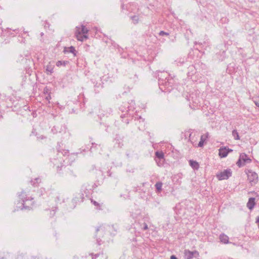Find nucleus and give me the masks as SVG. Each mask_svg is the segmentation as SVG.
<instances>
[{"mask_svg":"<svg viewBox=\"0 0 259 259\" xmlns=\"http://www.w3.org/2000/svg\"><path fill=\"white\" fill-rule=\"evenodd\" d=\"M19 198L22 201V204L24 208L29 209L34 204V201L33 198L31 196H28L26 192L22 191L20 194L19 195Z\"/></svg>","mask_w":259,"mask_h":259,"instance_id":"obj_1","label":"nucleus"},{"mask_svg":"<svg viewBox=\"0 0 259 259\" xmlns=\"http://www.w3.org/2000/svg\"><path fill=\"white\" fill-rule=\"evenodd\" d=\"M88 32L89 30L87 28L82 25L81 28L79 27H76L75 35L78 40L83 41L88 38V36L87 35Z\"/></svg>","mask_w":259,"mask_h":259,"instance_id":"obj_2","label":"nucleus"},{"mask_svg":"<svg viewBox=\"0 0 259 259\" xmlns=\"http://www.w3.org/2000/svg\"><path fill=\"white\" fill-rule=\"evenodd\" d=\"M251 161V160L248 157L247 155L245 153H242L240 154L239 158L236 162V164L238 166L241 167L244 166L246 163H250Z\"/></svg>","mask_w":259,"mask_h":259,"instance_id":"obj_3","label":"nucleus"},{"mask_svg":"<svg viewBox=\"0 0 259 259\" xmlns=\"http://www.w3.org/2000/svg\"><path fill=\"white\" fill-rule=\"evenodd\" d=\"M232 170L230 168L225 169L223 171L218 172L216 175V177L220 181L227 180L232 176Z\"/></svg>","mask_w":259,"mask_h":259,"instance_id":"obj_4","label":"nucleus"},{"mask_svg":"<svg viewBox=\"0 0 259 259\" xmlns=\"http://www.w3.org/2000/svg\"><path fill=\"white\" fill-rule=\"evenodd\" d=\"M169 75L167 74V72H161L160 74H158L159 78V83L163 84L165 86H168L170 82L169 81Z\"/></svg>","mask_w":259,"mask_h":259,"instance_id":"obj_5","label":"nucleus"},{"mask_svg":"<svg viewBox=\"0 0 259 259\" xmlns=\"http://www.w3.org/2000/svg\"><path fill=\"white\" fill-rule=\"evenodd\" d=\"M52 162L54 166H56L57 171L59 174H63L61 171H66L68 168L66 166L62 163V160H58L56 159H52Z\"/></svg>","mask_w":259,"mask_h":259,"instance_id":"obj_6","label":"nucleus"},{"mask_svg":"<svg viewBox=\"0 0 259 259\" xmlns=\"http://www.w3.org/2000/svg\"><path fill=\"white\" fill-rule=\"evenodd\" d=\"M248 180L250 183H256L258 181L257 174L251 170H248L247 173Z\"/></svg>","mask_w":259,"mask_h":259,"instance_id":"obj_7","label":"nucleus"},{"mask_svg":"<svg viewBox=\"0 0 259 259\" xmlns=\"http://www.w3.org/2000/svg\"><path fill=\"white\" fill-rule=\"evenodd\" d=\"M199 256V252L194 250L191 251L189 250H185L184 251V256L185 259H192L193 257H197Z\"/></svg>","mask_w":259,"mask_h":259,"instance_id":"obj_8","label":"nucleus"},{"mask_svg":"<svg viewBox=\"0 0 259 259\" xmlns=\"http://www.w3.org/2000/svg\"><path fill=\"white\" fill-rule=\"evenodd\" d=\"M255 198L253 197H251L249 198L248 201L247 203V207L250 209L251 210L253 209L255 205Z\"/></svg>","mask_w":259,"mask_h":259,"instance_id":"obj_9","label":"nucleus"},{"mask_svg":"<svg viewBox=\"0 0 259 259\" xmlns=\"http://www.w3.org/2000/svg\"><path fill=\"white\" fill-rule=\"evenodd\" d=\"M208 133H207L206 134L202 135L200 138V141H199L198 146L199 147H202L204 145V143L208 138Z\"/></svg>","mask_w":259,"mask_h":259,"instance_id":"obj_10","label":"nucleus"},{"mask_svg":"<svg viewBox=\"0 0 259 259\" xmlns=\"http://www.w3.org/2000/svg\"><path fill=\"white\" fill-rule=\"evenodd\" d=\"M219 238L220 241L223 243L227 244L229 242L228 236L224 233L220 234Z\"/></svg>","mask_w":259,"mask_h":259,"instance_id":"obj_11","label":"nucleus"},{"mask_svg":"<svg viewBox=\"0 0 259 259\" xmlns=\"http://www.w3.org/2000/svg\"><path fill=\"white\" fill-rule=\"evenodd\" d=\"M219 154L221 157H226L228 154V151H227L226 147L220 148Z\"/></svg>","mask_w":259,"mask_h":259,"instance_id":"obj_12","label":"nucleus"},{"mask_svg":"<svg viewBox=\"0 0 259 259\" xmlns=\"http://www.w3.org/2000/svg\"><path fill=\"white\" fill-rule=\"evenodd\" d=\"M54 68V66L53 65H51V63H49L46 66V73L48 75H51L53 72V69Z\"/></svg>","mask_w":259,"mask_h":259,"instance_id":"obj_13","label":"nucleus"},{"mask_svg":"<svg viewBox=\"0 0 259 259\" xmlns=\"http://www.w3.org/2000/svg\"><path fill=\"white\" fill-rule=\"evenodd\" d=\"M189 164L193 169H197L199 168V164L196 161L190 160Z\"/></svg>","mask_w":259,"mask_h":259,"instance_id":"obj_14","label":"nucleus"},{"mask_svg":"<svg viewBox=\"0 0 259 259\" xmlns=\"http://www.w3.org/2000/svg\"><path fill=\"white\" fill-rule=\"evenodd\" d=\"M155 159H159L160 161L164 160V154L162 152L157 151L155 152Z\"/></svg>","mask_w":259,"mask_h":259,"instance_id":"obj_15","label":"nucleus"},{"mask_svg":"<svg viewBox=\"0 0 259 259\" xmlns=\"http://www.w3.org/2000/svg\"><path fill=\"white\" fill-rule=\"evenodd\" d=\"M162 185L163 184L161 182H157L155 184V187L158 192H160L161 191Z\"/></svg>","mask_w":259,"mask_h":259,"instance_id":"obj_16","label":"nucleus"},{"mask_svg":"<svg viewBox=\"0 0 259 259\" xmlns=\"http://www.w3.org/2000/svg\"><path fill=\"white\" fill-rule=\"evenodd\" d=\"M232 136L234 137L235 140H238L240 139L239 134L236 130H234L232 131Z\"/></svg>","mask_w":259,"mask_h":259,"instance_id":"obj_17","label":"nucleus"},{"mask_svg":"<svg viewBox=\"0 0 259 259\" xmlns=\"http://www.w3.org/2000/svg\"><path fill=\"white\" fill-rule=\"evenodd\" d=\"M131 19L133 21L134 24H136L138 23L139 21V17L138 16L135 15L131 17Z\"/></svg>","mask_w":259,"mask_h":259,"instance_id":"obj_18","label":"nucleus"},{"mask_svg":"<svg viewBox=\"0 0 259 259\" xmlns=\"http://www.w3.org/2000/svg\"><path fill=\"white\" fill-rule=\"evenodd\" d=\"M67 63H68V61H58L56 63V65L58 67H59L62 65L65 66Z\"/></svg>","mask_w":259,"mask_h":259,"instance_id":"obj_19","label":"nucleus"},{"mask_svg":"<svg viewBox=\"0 0 259 259\" xmlns=\"http://www.w3.org/2000/svg\"><path fill=\"white\" fill-rule=\"evenodd\" d=\"M68 52H69L70 53H71L72 54H73V55L74 56L76 55V51L74 48V47L73 46H71L70 47L68 48Z\"/></svg>","mask_w":259,"mask_h":259,"instance_id":"obj_20","label":"nucleus"},{"mask_svg":"<svg viewBox=\"0 0 259 259\" xmlns=\"http://www.w3.org/2000/svg\"><path fill=\"white\" fill-rule=\"evenodd\" d=\"M91 202L96 206H97V208H99V209H100V204L97 202V201L93 200V199H91Z\"/></svg>","mask_w":259,"mask_h":259,"instance_id":"obj_21","label":"nucleus"},{"mask_svg":"<svg viewBox=\"0 0 259 259\" xmlns=\"http://www.w3.org/2000/svg\"><path fill=\"white\" fill-rule=\"evenodd\" d=\"M155 161L157 164V165L159 166H161L163 165V161H164V160H162L161 161H160L159 159H155Z\"/></svg>","mask_w":259,"mask_h":259,"instance_id":"obj_22","label":"nucleus"},{"mask_svg":"<svg viewBox=\"0 0 259 259\" xmlns=\"http://www.w3.org/2000/svg\"><path fill=\"white\" fill-rule=\"evenodd\" d=\"M90 255L92 256V259H96L100 256V253L94 254L93 253H92L90 254Z\"/></svg>","mask_w":259,"mask_h":259,"instance_id":"obj_23","label":"nucleus"},{"mask_svg":"<svg viewBox=\"0 0 259 259\" xmlns=\"http://www.w3.org/2000/svg\"><path fill=\"white\" fill-rule=\"evenodd\" d=\"M62 153V154L64 156H67L69 155V151L67 150H63L61 152Z\"/></svg>","mask_w":259,"mask_h":259,"instance_id":"obj_24","label":"nucleus"},{"mask_svg":"<svg viewBox=\"0 0 259 259\" xmlns=\"http://www.w3.org/2000/svg\"><path fill=\"white\" fill-rule=\"evenodd\" d=\"M159 35L163 36V35H168L169 33L166 32H164V31H160L159 33Z\"/></svg>","mask_w":259,"mask_h":259,"instance_id":"obj_25","label":"nucleus"},{"mask_svg":"<svg viewBox=\"0 0 259 259\" xmlns=\"http://www.w3.org/2000/svg\"><path fill=\"white\" fill-rule=\"evenodd\" d=\"M34 181L35 182H33L32 181H31V182L33 183V185L35 183H40V179L39 178H37L35 179Z\"/></svg>","mask_w":259,"mask_h":259,"instance_id":"obj_26","label":"nucleus"},{"mask_svg":"<svg viewBox=\"0 0 259 259\" xmlns=\"http://www.w3.org/2000/svg\"><path fill=\"white\" fill-rule=\"evenodd\" d=\"M75 155L74 154H71L68 155V157L72 160V161H73L75 158H74Z\"/></svg>","mask_w":259,"mask_h":259,"instance_id":"obj_27","label":"nucleus"},{"mask_svg":"<svg viewBox=\"0 0 259 259\" xmlns=\"http://www.w3.org/2000/svg\"><path fill=\"white\" fill-rule=\"evenodd\" d=\"M148 229V225L146 223H144L143 224V227L142 228L143 230H146Z\"/></svg>","mask_w":259,"mask_h":259,"instance_id":"obj_28","label":"nucleus"},{"mask_svg":"<svg viewBox=\"0 0 259 259\" xmlns=\"http://www.w3.org/2000/svg\"><path fill=\"white\" fill-rule=\"evenodd\" d=\"M52 132L54 134H56L57 133V130L56 128V126H54L53 128L52 129Z\"/></svg>","mask_w":259,"mask_h":259,"instance_id":"obj_29","label":"nucleus"},{"mask_svg":"<svg viewBox=\"0 0 259 259\" xmlns=\"http://www.w3.org/2000/svg\"><path fill=\"white\" fill-rule=\"evenodd\" d=\"M92 147L91 148V151H93V149L94 147V146H96L97 145V144L95 143H92Z\"/></svg>","mask_w":259,"mask_h":259,"instance_id":"obj_30","label":"nucleus"},{"mask_svg":"<svg viewBox=\"0 0 259 259\" xmlns=\"http://www.w3.org/2000/svg\"><path fill=\"white\" fill-rule=\"evenodd\" d=\"M254 102L256 106L259 107V99L257 101H254Z\"/></svg>","mask_w":259,"mask_h":259,"instance_id":"obj_31","label":"nucleus"},{"mask_svg":"<svg viewBox=\"0 0 259 259\" xmlns=\"http://www.w3.org/2000/svg\"><path fill=\"white\" fill-rule=\"evenodd\" d=\"M170 259H178V258L175 255H172L170 256Z\"/></svg>","mask_w":259,"mask_h":259,"instance_id":"obj_32","label":"nucleus"},{"mask_svg":"<svg viewBox=\"0 0 259 259\" xmlns=\"http://www.w3.org/2000/svg\"><path fill=\"white\" fill-rule=\"evenodd\" d=\"M55 214V211L53 210L52 211H51V215H52V216H54Z\"/></svg>","mask_w":259,"mask_h":259,"instance_id":"obj_33","label":"nucleus"},{"mask_svg":"<svg viewBox=\"0 0 259 259\" xmlns=\"http://www.w3.org/2000/svg\"><path fill=\"white\" fill-rule=\"evenodd\" d=\"M227 151H228V153L230 152H232L233 151V150L231 149H227Z\"/></svg>","mask_w":259,"mask_h":259,"instance_id":"obj_34","label":"nucleus"},{"mask_svg":"<svg viewBox=\"0 0 259 259\" xmlns=\"http://www.w3.org/2000/svg\"><path fill=\"white\" fill-rule=\"evenodd\" d=\"M50 98H51V97L50 95L46 97V99L48 100H49Z\"/></svg>","mask_w":259,"mask_h":259,"instance_id":"obj_35","label":"nucleus"},{"mask_svg":"<svg viewBox=\"0 0 259 259\" xmlns=\"http://www.w3.org/2000/svg\"><path fill=\"white\" fill-rule=\"evenodd\" d=\"M97 242H98V245H101V243H100V241H99L98 240H97Z\"/></svg>","mask_w":259,"mask_h":259,"instance_id":"obj_36","label":"nucleus"},{"mask_svg":"<svg viewBox=\"0 0 259 259\" xmlns=\"http://www.w3.org/2000/svg\"><path fill=\"white\" fill-rule=\"evenodd\" d=\"M99 230H100V228L99 227L97 228L96 229V232H98L99 231Z\"/></svg>","mask_w":259,"mask_h":259,"instance_id":"obj_37","label":"nucleus"},{"mask_svg":"<svg viewBox=\"0 0 259 259\" xmlns=\"http://www.w3.org/2000/svg\"><path fill=\"white\" fill-rule=\"evenodd\" d=\"M71 174H72L74 177H76V175L73 174V171L70 170Z\"/></svg>","mask_w":259,"mask_h":259,"instance_id":"obj_38","label":"nucleus"},{"mask_svg":"<svg viewBox=\"0 0 259 259\" xmlns=\"http://www.w3.org/2000/svg\"><path fill=\"white\" fill-rule=\"evenodd\" d=\"M32 259H38V258H37L36 257H33V258Z\"/></svg>","mask_w":259,"mask_h":259,"instance_id":"obj_39","label":"nucleus"},{"mask_svg":"<svg viewBox=\"0 0 259 259\" xmlns=\"http://www.w3.org/2000/svg\"><path fill=\"white\" fill-rule=\"evenodd\" d=\"M44 35V33L42 32L41 33V35L42 36Z\"/></svg>","mask_w":259,"mask_h":259,"instance_id":"obj_40","label":"nucleus"}]
</instances>
